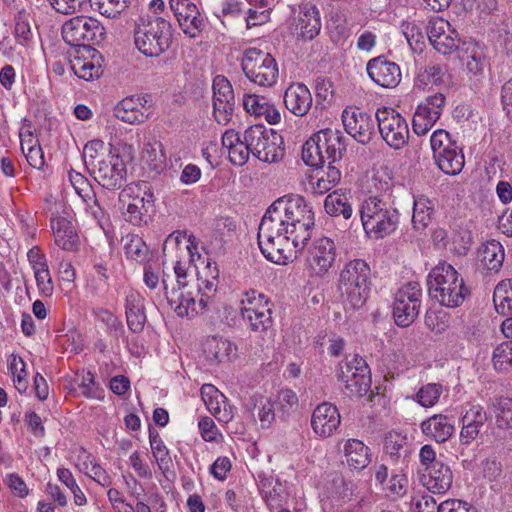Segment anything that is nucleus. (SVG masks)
<instances>
[{"instance_id":"nucleus-1","label":"nucleus","mask_w":512,"mask_h":512,"mask_svg":"<svg viewBox=\"0 0 512 512\" xmlns=\"http://www.w3.org/2000/svg\"><path fill=\"white\" fill-rule=\"evenodd\" d=\"M428 294L431 299L447 308H456L470 295L463 277L446 262L436 265L427 276Z\"/></svg>"},{"instance_id":"nucleus-2","label":"nucleus","mask_w":512,"mask_h":512,"mask_svg":"<svg viewBox=\"0 0 512 512\" xmlns=\"http://www.w3.org/2000/svg\"><path fill=\"white\" fill-rule=\"evenodd\" d=\"M172 36L170 22L162 17L143 16L135 23L134 44L147 57H158L167 51Z\"/></svg>"},{"instance_id":"nucleus-3","label":"nucleus","mask_w":512,"mask_h":512,"mask_svg":"<svg viewBox=\"0 0 512 512\" xmlns=\"http://www.w3.org/2000/svg\"><path fill=\"white\" fill-rule=\"evenodd\" d=\"M371 275V268L364 259L350 260L340 271L338 291L352 309L363 307L369 298Z\"/></svg>"},{"instance_id":"nucleus-4","label":"nucleus","mask_w":512,"mask_h":512,"mask_svg":"<svg viewBox=\"0 0 512 512\" xmlns=\"http://www.w3.org/2000/svg\"><path fill=\"white\" fill-rule=\"evenodd\" d=\"M360 218L367 235L382 239L392 234L399 225V212L378 197H369L360 206Z\"/></svg>"},{"instance_id":"nucleus-5","label":"nucleus","mask_w":512,"mask_h":512,"mask_svg":"<svg viewBox=\"0 0 512 512\" xmlns=\"http://www.w3.org/2000/svg\"><path fill=\"white\" fill-rule=\"evenodd\" d=\"M346 137L339 130L327 128L315 133L302 147V160L310 167L317 168L325 163L321 147H326V159L340 161L347 150Z\"/></svg>"},{"instance_id":"nucleus-6","label":"nucleus","mask_w":512,"mask_h":512,"mask_svg":"<svg viewBox=\"0 0 512 512\" xmlns=\"http://www.w3.org/2000/svg\"><path fill=\"white\" fill-rule=\"evenodd\" d=\"M62 38L71 47L68 51L93 54L92 45L99 44L104 40L105 29L95 18L77 16L64 23Z\"/></svg>"},{"instance_id":"nucleus-7","label":"nucleus","mask_w":512,"mask_h":512,"mask_svg":"<svg viewBox=\"0 0 512 512\" xmlns=\"http://www.w3.org/2000/svg\"><path fill=\"white\" fill-rule=\"evenodd\" d=\"M433 159L438 168L447 175L459 174L465 164L462 148L444 129L435 130L430 137Z\"/></svg>"},{"instance_id":"nucleus-8","label":"nucleus","mask_w":512,"mask_h":512,"mask_svg":"<svg viewBox=\"0 0 512 512\" xmlns=\"http://www.w3.org/2000/svg\"><path fill=\"white\" fill-rule=\"evenodd\" d=\"M338 379L351 397H362L371 387L368 364L359 354H346L339 365Z\"/></svg>"},{"instance_id":"nucleus-9","label":"nucleus","mask_w":512,"mask_h":512,"mask_svg":"<svg viewBox=\"0 0 512 512\" xmlns=\"http://www.w3.org/2000/svg\"><path fill=\"white\" fill-rule=\"evenodd\" d=\"M161 282L169 305L179 317L192 318L206 309L207 300L200 297L196 301L199 294L193 285H189V288H176L169 274H163Z\"/></svg>"},{"instance_id":"nucleus-10","label":"nucleus","mask_w":512,"mask_h":512,"mask_svg":"<svg viewBox=\"0 0 512 512\" xmlns=\"http://www.w3.org/2000/svg\"><path fill=\"white\" fill-rule=\"evenodd\" d=\"M375 118L381 138L389 147L400 150L408 144V123L398 111L383 106L377 109Z\"/></svg>"},{"instance_id":"nucleus-11","label":"nucleus","mask_w":512,"mask_h":512,"mask_svg":"<svg viewBox=\"0 0 512 512\" xmlns=\"http://www.w3.org/2000/svg\"><path fill=\"white\" fill-rule=\"evenodd\" d=\"M90 174L104 189L118 190L126 181V162L117 149H111L103 160L93 165Z\"/></svg>"},{"instance_id":"nucleus-12","label":"nucleus","mask_w":512,"mask_h":512,"mask_svg":"<svg viewBox=\"0 0 512 512\" xmlns=\"http://www.w3.org/2000/svg\"><path fill=\"white\" fill-rule=\"evenodd\" d=\"M422 289L418 282H409L395 294L392 315L400 327L410 326L419 315Z\"/></svg>"},{"instance_id":"nucleus-13","label":"nucleus","mask_w":512,"mask_h":512,"mask_svg":"<svg viewBox=\"0 0 512 512\" xmlns=\"http://www.w3.org/2000/svg\"><path fill=\"white\" fill-rule=\"evenodd\" d=\"M152 108V96L141 93L123 98L114 109V116L127 124L140 125L146 122L150 116Z\"/></svg>"},{"instance_id":"nucleus-14","label":"nucleus","mask_w":512,"mask_h":512,"mask_svg":"<svg viewBox=\"0 0 512 512\" xmlns=\"http://www.w3.org/2000/svg\"><path fill=\"white\" fill-rule=\"evenodd\" d=\"M213 117L220 125H227L234 114L235 95L232 84L224 75H217L212 83Z\"/></svg>"},{"instance_id":"nucleus-15","label":"nucleus","mask_w":512,"mask_h":512,"mask_svg":"<svg viewBox=\"0 0 512 512\" xmlns=\"http://www.w3.org/2000/svg\"><path fill=\"white\" fill-rule=\"evenodd\" d=\"M132 188L124 189L119 196L121 202H126V197L131 198L123 212L127 222L134 226L147 225L152 219L154 196L150 191H145L143 195L131 197Z\"/></svg>"},{"instance_id":"nucleus-16","label":"nucleus","mask_w":512,"mask_h":512,"mask_svg":"<svg viewBox=\"0 0 512 512\" xmlns=\"http://www.w3.org/2000/svg\"><path fill=\"white\" fill-rule=\"evenodd\" d=\"M445 102V95L436 93L428 96L417 106L412 120V129L415 134L425 135L435 125L443 112Z\"/></svg>"},{"instance_id":"nucleus-17","label":"nucleus","mask_w":512,"mask_h":512,"mask_svg":"<svg viewBox=\"0 0 512 512\" xmlns=\"http://www.w3.org/2000/svg\"><path fill=\"white\" fill-rule=\"evenodd\" d=\"M345 131L362 145L368 144L375 135V122L372 115L359 108H346L342 112Z\"/></svg>"},{"instance_id":"nucleus-18","label":"nucleus","mask_w":512,"mask_h":512,"mask_svg":"<svg viewBox=\"0 0 512 512\" xmlns=\"http://www.w3.org/2000/svg\"><path fill=\"white\" fill-rule=\"evenodd\" d=\"M283 212L285 215L286 225L293 223H305L306 225H314V213L311 206L301 196L284 199L279 198L272 203L270 212Z\"/></svg>"},{"instance_id":"nucleus-19","label":"nucleus","mask_w":512,"mask_h":512,"mask_svg":"<svg viewBox=\"0 0 512 512\" xmlns=\"http://www.w3.org/2000/svg\"><path fill=\"white\" fill-rule=\"evenodd\" d=\"M169 5L182 31L191 38L197 37L204 27L197 6L190 0H170Z\"/></svg>"},{"instance_id":"nucleus-20","label":"nucleus","mask_w":512,"mask_h":512,"mask_svg":"<svg viewBox=\"0 0 512 512\" xmlns=\"http://www.w3.org/2000/svg\"><path fill=\"white\" fill-rule=\"evenodd\" d=\"M258 133V161L269 164L280 162L285 155L282 136L261 123H258Z\"/></svg>"},{"instance_id":"nucleus-21","label":"nucleus","mask_w":512,"mask_h":512,"mask_svg":"<svg viewBox=\"0 0 512 512\" xmlns=\"http://www.w3.org/2000/svg\"><path fill=\"white\" fill-rule=\"evenodd\" d=\"M336 245L331 238L316 239L308 250L307 261L318 275L326 274L336 260Z\"/></svg>"},{"instance_id":"nucleus-22","label":"nucleus","mask_w":512,"mask_h":512,"mask_svg":"<svg viewBox=\"0 0 512 512\" xmlns=\"http://www.w3.org/2000/svg\"><path fill=\"white\" fill-rule=\"evenodd\" d=\"M67 57L70 63V68L74 74L86 81L99 78L102 75V66L100 64L101 56L97 50L94 53L80 52V51H67Z\"/></svg>"},{"instance_id":"nucleus-23","label":"nucleus","mask_w":512,"mask_h":512,"mask_svg":"<svg viewBox=\"0 0 512 512\" xmlns=\"http://www.w3.org/2000/svg\"><path fill=\"white\" fill-rule=\"evenodd\" d=\"M366 70L369 77L384 88L396 87L401 80L399 66L395 62L388 61L384 56L369 60Z\"/></svg>"},{"instance_id":"nucleus-24","label":"nucleus","mask_w":512,"mask_h":512,"mask_svg":"<svg viewBox=\"0 0 512 512\" xmlns=\"http://www.w3.org/2000/svg\"><path fill=\"white\" fill-rule=\"evenodd\" d=\"M341 417L336 406L331 403L319 404L313 411L311 427L321 437H330L340 425Z\"/></svg>"},{"instance_id":"nucleus-25","label":"nucleus","mask_w":512,"mask_h":512,"mask_svg":"<svg viewBox=\"0 0 512 512\" xmlns=\"http://www.w3.org/2000/svg\"><path fill=\"white\" fill-rule=\"evenodd\" d=\"M125 314L129 329L134 333L143 331L147 317L144 297L134 289L125 291Z\"/></svg>"},{"instance_id":"nucleus-26","label":"nucleus","mask_w":512,"mask_h":512,"mask_svg":"<svg viewBox=\"0 0 512 512\" xmlns=\"http://www.w3.org/2000/svg\"><path fill=\"white\" fill-rule=\"evenodd\" d=\"M321 26L319 9L311 3L301 5L295 28L298 38L303 41L313 40L319 35Z\"/></svg>"},{"instance_id":"nucleus-27","label":"nucleus","mask_w":512,"mask_h":512,"mask_svg":"<svg viewBox=\"0 0 512 512\" xmlns=\"http://www.w3.org/2000/svg\"><path fill=\"white\" fill-rule=\"evenodd\" d=\"M420 428L426 437L437 443L446 442L455 432L453 419L444 414H435L422 421Z\"/></svg>"},{"instance_id":"nucleus-28","label":"nucleus","mask_w":512,"mask_h":512,"mask_svg":"<svg viewBox=\"0 0 512 512\" xmlns=\"http://www.w3.org/2000/svg\"><path fill=\"white\" fill-rule=\"evenodd\" d=\"M201 397L207 409L220 422L228 423L233 418L230 407H227L226 397L214 385L204 384L201 387Z\"/></svg>"},{"instance_id":"nucleus-29","label":"nucleus","mask_w":512,"mask_h":512,"mask_svg":"<svg viewBox=\"0 0 512 512\" xmlns=\"http://www.w3.org/2000/svg\"><path fill=\"white\" fill-rule=\"evenodd\" d=\"M285 107L295 116H304L312 106V95L303 83L291 84L284 93Z\"/></svg>"},{"instance_id":"nucleus-30","label":"nucleus","mask_w":512,"mask_h":512,"mask_svg":"<svg viewBox=\"0 0 512 512\" xmlns=\"http://www.w3.org/2000/svg\"><path fill=\"white\" fill-rule=\"evenodd\" d=\"M453 474L450 467L444 462L436 464L421 474V482L432 493L443 494L452 485Z\"/></svg>"},{"instance_id":"nucleus-31","label":"nucleus","mask_w":512,"mask_h":512,"mask_svg":"<svg viewBox=\"0 0 512 512\" xmlns=\"http://www.w3.org/2000/svg\"><path fill=\"white\" fill-rule=\"evenodd\" d=\"M486 420V412L480 406H472L466 411L462 417V428L460 431L461 444H471L479 435Z\"/></svg>"},{"instance_id":"nucleus-32","label":"nucleus","mask_w":512,"mask_h":512,"mask_svg":"<svg viewBox=\"0 0 512 512\" xmlns=\"http://www.w3.org/2000/svg\"><path fill=\"white\" fill-rule=\"evenodd\" d=\"M51 229L58 247L71 252L78 250L79 237L69 220L64 217L52 218Z\"/></svg>"},{"instance_id":"nucleus-33","label":"nucleus","mask_w":512,"mask_h":512,"mask_svg":"<svg viewBox=\"0 0 512 512\" xmlns=\"http://www.w3.org/2000/svg\"><path fill=\"white\" fill-rule=\"evenodd\" d=\"M262 237L266 240L261 241L258 239V248L263 256L270 262L277 265H286L291 258V255L285 254V250L281 244L285 239L282 237V229L278 228V234L262 233Z\"/></svg>"},{"instance_id":"nucleus-34","label":"nucleus","mask_w":512,"mask_h":512,"mask_svg":"<svg viewBox=\"0 0 512 512\" xmlns=\"http://www.w3.org/2000/svg\"><path fill=\"white\" fill-rule=\"evenodd\" d=\"M344 461L350 469L363 470L371 462L368 446L361 440L348 439L343 445Z\"/></svg>"},{"instance_id":"nucleus-35","label":"nucleus","mask_w":512,"mask_h":512,"mask_svg":"<svg viewBox=\"0 0 512 512\" xmlns=\"http://www.w3.org/2000/svg\"><path fill=\"white\" fill-rule=\"evenodd\" d=\"M219 283V269L216 263L207 262L201 271L197 272L196 292L207 301L217 291Z\"/></svg>"},{"instance_id":"nucleus-36","label":"nucleus","mask_w":512,"mask_h":512,"mask_svg":"<svg viewBox=\"0 0 512 512\" xmlns=\"http://www.w3.org/2000/svg\"><path fill=\"white\" fill-rule=\"evenodd\" d=\"M262 497L271 512L281 508L288 499L286 485L277 479H265L262 482Z\"/></svg>"},{"instance_id":"nucleus-37","label":"nucleus","mask_w":512,"mask_h":512,"mask_svg":"<svg viewBox=\"0 0 512 512\" xmlns=\"http://www.w3.org/2000/svg\"><path fill=\"white\" fill-rule=\"evenodd\" d=\"M504 248L496 240L487 241L479 250L481 264L488 272H498L504 261Z\"/></svg>"},{"instance_id":"nucleus-38","label":"nucleus","mask_w":512,"mask_h":512,"mask_svg":"<svg viewBox=\"0 0 512 512\" xmlns=\"http://www.w3.org/2000/svg\"><path fill=\"white\" fill-rule=\"evenodd\" d=\"M324 208L328 215L332 217H343L346 220L350 219L353 214L350 196L343 193L341 190H335L326 196Z\"/></svg>"},{"instance_id":"nucleus-39","label":"nucleus","mask_w":512,"mask_h":512,"mask_svg":"<svg viewBox=\"0 0 512 512\" xmlns=\"http://www.w3.org/2000/svg\"><path fill=\"white\" fill-rule=\"evenodd\" d=\"M459 58L470 73L474 75L482 73L485 57L482 48L477 43L472 41L463 42Z\"/></svg>"},{"instance_id":"nucleus-40","label":"nucleus","mask_w":512,"mask_h":512,"mask_svg":"<svg viewBox=\"0 0 512 512\" xmlns=\"http://www.w3.org/2000/svg\"><path fill=\"white\" fill-rule=\"evenodd\" d=\"M335 162L329 160L328 166L324 169L323 165L317 167L316 183L314 190L316 193L324 194L331 190L341 179V172L339 167L334 165Z\"/></svg>"},{"instance_id":"nucleus-41","label":"nucleus","mask_w":512,"mask_h":512,"mask_svg":"<svg viewBox=\"0 0 512 512\" xmlns=\"http://www.w3.org/2000/svg\"><path fill=\"white\" fill-rule=\"evenodd\" d=\"M496 311L503 316H512V279L499 282L493 292Z\"/></svg>"},{"instance_id":"nucleus-42","label":"nucleus","mask_w":512,"mask_h":512,"mask_svg":"<svg viewBox=\"0 0 512 512\" xmlns=\"http://www.w3.org/2000/svg\"><path fill=\"white\" fill-rule=\"evenodd\" d=\"M313 227L314 225H306V222H302L299 224L293 223L291 225H286L281 229L282 234H285V236H283L285 241L291 240L296 252H298L302 251L307 245L311 238V231Z\"/></svg>"},{"instance_id":"nucleus-43","label":"nucleus","mask_w":512,"mask_h":512,"mask_svg":"<svg viewBox=\"0 0 512 512\" xmlns=\"http://www.w3.org/2000/svg\"><path fill=\"white\" fill-rule=\"evenodd\" d=\"M261 58V65L258 66V86L271 87L278 78V66L276 60L269 54L258 50V61Z\"/></svg>"},{"instance_id":"nucleus-44","label":"nucleus","mask_w":512,"mask_h":512,"mask_svg":"<svg viewBox=\"0 0 512 512\" xmlns=\"http://www.w3.org/2000/svg\"><path fill=\"white\" fill-rule=\"evenodd\" d=\"M142 158L152 170H162L165 167L166 155L161 141L156 138L149 139L144 144Z\"/></svg>"},{"instance_id":"nucleus-45","label":"nucleus","mask_w":512,"mask_h":512,"mask_svg":"<svg viewBox=\"0 0 512 512\" xmlns=\"http://www.w3.org/2000/svg\"><path fill=\"white\" fill-rule=\"evenodd\" d=\"M434 212L433 205L429 199L420 196L414 200L412 225L416 231L425 230L431 222Z\"/></svg>"},{"instance_id":"nucleus-46","label":"nucleus","mask_w":512,"mask_h":512,"mask_svg":"<svg viewBox=\"0 0 512 512\" xmlns=\"http://www.w3.org/2000/svg\"><path fill=\"white\" fill-rule=\"evenodd\" d=\"M149 440L157 465L163 474H166L172 467V459L169 456V451L156 430H149Z\"/></svg>"},{"instance_id":"nucleus-47","label":"nucleus","mask_w":512,"mask_h":512,"mask_svg":"<svg viewBox=\"0 0 512 512\" xmlns=\"http://www.w3.org/2000/svg\"><path fill=\"white\" fill-rule=\"evenodd\" d=\"M124 252L128 259L143 263L148 257L149 249L140 236L128 234L125 238Z\"/></svg>"},{"instance_id":"nucleus-48","label":"nucleus","mask_w":512,"mask_h":512,"mask_svg":"<svg viewBox=\"0 0 512 512\" xmlns=\"http://www.w3.org/2000/svg\"><path fill=\"white\" fill-rule=\"evenodd\" d=\"M462 41L459 34L454 29H449L447 33L442 35L439 39H434L432 46L443 55H450L454 51H461Z\"/></svg>"},{"instance_id":"nucleus-49","label":"nucleus","mask_w":512,"mask_h":512,"mask_svg":"<svg viewBox=\"0 0 512 512\" xmlns=\"http://www.w3.org/2000/svg\"><path fill=\"white\" fill-rule=\"evenodd\" d=\"M272 204L267 208L266 213L261 219L258 225V239H261L262 233H272L276 231L278 234V228H284L286 226L285 215L283 212H270Z\"/></svg>"},{"instance_id":"nucleus-50","label":"nucleus","mask_w":512,"mask_h":512,"mask_svg":"<svg viewBox=\"0 0 512 512\" xmlns=\"http://www.w3.org/2000/svg\"><path fill=\"white\" fill-rule=\"evenodd\" d=\"M442 393L443 386L441 384L428 383L423 385L417 392V402L425 408L433 407L438 403Z\"/></svg>"},{"instance_id":"nucleus-51","label":"nucleus","mask_w":512,"mask_h":512,"mask_svg":"<svg viewBox=\"0 0 512 512\" xmlns=\"http://www.w3.org/2000/svg\"><path fill=\"white\" fill-rule=\"evenodd\" d=\"M91 7L101 15L113 18L123 12L129 0H89Z\"/></svg>"},{"instance_id":"nucleus-52","label":"nucleus","mask_w":512,"mask_h":512,"mask_svg":"<svg viewBox=\"0 0 512 512\" xmlns=\"http://www.w3.org/2000/svg\"><path fill=\"white\" fill-rule=\"evenodd\" d=\"M407 438L398 432H390L387 434L384 442L385 452L393 458H400L407 454Z\"/></svg>"},{"instance_id":"nucleus-53","label":"nucleus","mask_w":512,"mask_h":512,"mask_svg":"<svg viewBox=\"0 0 512 512\" xmlns=\"http://www.w3.org/2000/svg\"><path fill=\"white\" fill-rule=\"evenodd\" d=\"M29 20L30 15L25 10H20L15 15L14 34L17 41L22 45H25L33 37Z\"/></svg>"},{"instance_id":"nucleus-54","label":"nucleus","mask_w":512,"mask_h":512,"mask_svg":"<svg viewBox=\"0 0 512 512\" xmlns=\"http://www.w3.org/2000/svg\"><path fill=\"white\" fill-rule=\"evenodd\" d=\"M105 143L102 140L94 139L89 141L83 149L84 163L90 170L96 162H100L105 158Z\"/></svg>"},{"instance_id":"nucleus-55","label":"nucleus","mask_w":512,"mask_h":512,"mask_svg":"<svg viewBox=\"0 0 512 512\" xmlns=\"http://www.w3.org/2000/svg\"><path fill=\"white\" fill-rule=\"evenodd\" d=\"M496 424L499 428H512V399L502 398L494 406Z\"/></svg>"},{"instance_id":"nucleus-56","label":"nucleus","mask_w":512,"mask_h":512,"mask_svg":"<svg viewBox=\"0 0 512 512\" xmlns=\"http://www.w3.org/2000/svg\"><path fill=\"white\" fill-rule=\"evenodd\" d=\"M20 139H21V150L23 154L26 157L27 162L29 165L36 169H41L44 164V153L43 150L38 143V141H35L34 144L29 145L28 151H26V143L27 140L23 137V134L20 133Z\"/></svg>"},{"instance_id":"nucleus-57","label":"nucleus","mask_w":512,"mask_h":512,"mask_svg":"<svg viewBox=\"0 0 512 512\" xmlns=\"http://www.w3.org/2000/svg\"><path fill=\"white\" fill-rule=\"evenodd\" d=\"M403 35L414 52L422 51L424 47V35L421 28L411 22H403L401 25Z\"/></svg>"},{"instance_id":"nucleus-58","label":"nucleus","mask_w":512,"mask_h":512,"mask_svg":"<svg viewBox=\"0 0 512 512\" xmlns=\"http://www.w3.org/2000/svg\"><path fill=\"white\" fill-rule=\"evenodd\" d=\"M201 346L202 352H232L237 349L233 342L219 335L207 336Z\"/></svg>"},{"instance_id":"nucleus-59","label":"nucleus","mask_w":512,"mask_h":512,"mask_svg":"<svg viewBox=\"0 0 512 512\" xmlns=\"http://www.w3.org/2000/svg\"><path fill=\"white\" fill-rule=\"evenodd\" d=\"M256 299L255 291L253 289L246 291L243 298L240 300V312L243 320L247 321L252 330L256 329V323L253 322L256 316V308L254 301Z\"/></svg>"},{"instance_id":"nucleus-60","label":"nucleus","mask_w":512,"mask_h":512,"mask_svg":"<svg viewBox=\"0 0 512 512\" xmlns=\"http://www.w3.org/2000/svg\"><path fill=\"white\" fill-rule=\"evenodd\" d=\"M254 150L255 148L251 147V143H238L229 151L230 162L233 165L243 166L247 163L250 154L256 156Z\"/></svg>"},{"instance_id":"nucleus-61","label":"nucleus","mask_w":512,"mask_h":512,"mask_svg":"<svg viewBox=\"0 0 512 512\" xmlns=\"http://www.w3.org/2000/svg\"><path fill=\"white\" fill-rule=\"evenodd\" d=\"M37 288L41 296L51 297L54 292V285L49 268L43 270L37 269L34 272Z\"/></svg>"},{"instance_id":"nucleus-62","label":"nucleus","mask_w":512,"mask_h":512,"mask_svg":"<svg viewBox=\"0 0 512 512\" xmlns=\"http://www.w3.org/2000/svg\"><path fill=\"white\" fill-rule=\"evenodd\" d=\"M345 342L343 338L333 335H323L318 336L317 340L315 341L314 349H321L322 351L326 349L328 352H341L344 349Z\"/></svg>"},{"instance_id":"nucleus-63","label":"nucleus","mask_w":512,"mask_h":512,"mask_svg":"<svg viewBox=\"0 0 512 512\" xmlns=\"http://www.w3.org/2000/svg\"><path fill=\"white\" fill-rule=\"evenodd\" d=\"M437 508L436 500L429 494L419 495L412 498V512H435Z\"/></svg>"},{"instance_id":"nucleus-64","label":"nucleus","mask_w":512,"mask_h":512,"mask_svg":"<svg viewBox=\"0 0 512 512\" xmlns=\"http://www.w3.org/2000/svg\"><path fill=\"white\" fill-rule=\"evenodd\" d=\"M437 512H476V509L468 502L458 499H449L438 506Z\"/></svg>"}]
</instances>
